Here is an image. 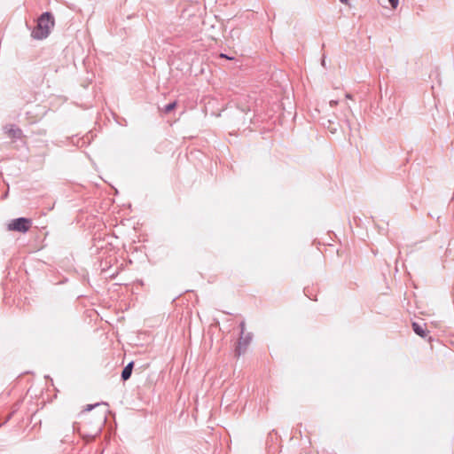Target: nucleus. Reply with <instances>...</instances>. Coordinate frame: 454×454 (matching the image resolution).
Here are the masks:
<instances>
[{"instance_id":"nucleus-12","label":"nucleus","mask_w":454,"mask_h":454,"mask_svg":"<svg viewBox=\"0 0 454 454\" xmlns=\"http://www.w3.org/2000/svg\"><path fill=\"white\" fill-rule=\"evenodd\" d=\"M390 6L395 9L398 6L399 0H388Z\"/></svg>"},{"instance_id":"nucleus-4","label":"nucleus","mask_w":454,"mask_h":454,"mask_svg":"<svg viewBox=\"0 0 454 454\" xmlns=\"http://www.w3.org/2000/svg\"><path fill=\"white\" fill-rule=\"evenodd\" d=\"M251 340H252L251 333H247L245 337H243L242 335L240 336L238 345L234 350L235 356L239 357L246 352L247 348L250 344Z\"/></svg>"},{"instance_id":"nucleus-6","label":"nucleus","mask_w":454,"mask_h":454,"mask_svg":"<svg viewBox=\"0 0 454 454\" xmlns=\"http://www.w3.org/2000/svg\"><path fill=\"white\" fill-rule=\"evenodd\" d=\"M133 368H134V362L131 361L123 368L121 374V380L127 381L131 377Z\"/></svg>"},{"instance_id":"nucleus-7","label":"nucleus","mask_w":454,"mask_h":454,"mask_svg":"<svg viewBox=\"0 0 454 454\" xmlns=\"http://www.w3.org/2000/svg\"><path fill=\"white\" fill-rule=\"evenodd\" d=\"M412 330L417 335L422 338L427 336V332L423 328V326L417 322L412 323Z\"/></svg>"},{"instance_id":"nucleus-2","label":"nucleus","mask_w":454,"mask_h":454,"mask_svg":"<svg viewBox=\"0 0 454 454\" xmlns=\"http://www.w3.org/2000/svg\"><path fill=\"white\" fill-rule=\"evenodd\" d=\"M32 226V220L27 217H18L11 220L7 224V230L20 233L27 232Z\"/></svg>"},{"instance_id":"nucleus-9","label":"nucleus","mask_w":454,"mask_h":454,"mask_svg":"<svg viewBox=\"0 0 454 454\" xmlns=\"http://www.w3.org/2000/svg\"><path fill=\"white\" fill-rule=\"evenodd\" d=\"M340 121H341L348 129H351V124L346 114H344L343 119L340 120Z\"/></svg>"},{"instance_id":"nucleus-10","label":"nucleus","mask_w":454,"mask_h":454,"mask_svg":"<svg viewBox=\"0 0 454 454\" xmlns=\"http://www.w3.org/2000/svg\"><path fill=\"white\" fill-rule=\"evenodd\" d=\"M101 404L107 405L106 403H101ZM99 405H100V403H94V404H88L83 411H90L95 407L99 406Z\"/></svg>"},{"instance_id":"nucleus-1","label":"nucleus","mask_w":454,"mask_h":454,"mask_svg":"<svg viewBox=\"0 0 454 454\" xmlns=\"http://www.w3.org/2000/svg\"><path fill=\"white\" fill-rule=\"evenodd\" d=\"M55 26V18L51 12H43L36 20V26L31 32L32 38L43 40L47 38Z\"/></svg>"},{"instance_id":"nucleus-18","label":"nucleus","mask_w":454,"mask_h":454,"mask_svg":"<svg viewBox=\"0 0 454 454\" xmlns=\"http://www.w3.org/2000/svg\"><path fill=\"white\" fill-rule=\"evenodd\" d=\"M325 59H323V60H322V65H323V66H325Z\"/></svg>"},{"instance_id":"nucleus-13","label":"nucleus","mask_w":454,"mask_h":454,"mask_svg":"<svg viewBox=\"0 0 454 454\" xmlns=\"http://www.w3.org/2000/svg\"><path fill=\"white\" fill-rule=\"evenodd\" d=\"M239 327H240V333L241 335L244 334V331H245V322L242 321L240 324H239Z\"/></svg>"},{"instance_id":"nucleus-11","label":"nucleus","mask_w":454,"mask_h":454,"mask_svg":"<svg viewBox=\"0 0 454 454\" xmlns=\"http://www.w3.org/2000/svg\"><path fill=\"white\" fill-rule=\"evenodd\" d=\"M106 420V413H103L101 418H100V423H99V427L98 428V431L101 430V427L104 426Z\"/></svg>"},{"instance_id":"nucleus-5","label":"nucleus","mask_w":454,"mask_h":454,"mask_svg":"<svg viewBox=\"0 0 454 454\" xmlns=\"http://www.w3.org/2000/svg\"><path fill=\"white\" fill-rule=\"evenodd\" d=\"M322 125L325 127L331 133L337 132L338 128L344 129L340 122L336 123L333 120L322 118Z\"/></svg>"},{"instance_id":"nucleus-17","label":"nucleus","mask_w":454,"mask_h":454,"mask_svg":"<svg viewBox=\"0 0 454 454\" xmlns=\"http://www.w3.org/2000/svg\"><path fill=\"white\" fill-rule=\"evenodd\" d=\"M221 56H222L223 58L230 59L229 57H227V55H226V54H221Z\"/></svg>"},{"instance_id":"nucleus-3","label":"nucleus","mask_w":454,"mask_h":454,"mask_svg":"<svg viewBox=\"0 0 454 454\" xmlns=\"http://www.w3.org/2000/svg\"><path fill=\"white\" fill-rule=\"evenodd\" d=\"M4 131L12 140L21 139L24 137L22 129L15 124H6L4 126Z\"/></svg>"},{"instance_id":"nucleus-15","label":"nucleus","mask_w":454,"mask_h":454,"mask_svg":"<svg viewBox=\"0 0 454 454\" xmlns=\"http://www.w3.org/2000/svg\"><path fill=\"white\" fill-rule=\"evenodd\" d=\"M346 98H349V99H351V98H352V96H351V94H349V93H347V94H346Z\"/></svg>"},{"instance_id":"nucleus-16","label":"nucleus","mask_w":454,"mask_h":454,"mask_svg":"<svg viewBox=\"0 0 454 454\" xmlns=\"http://www.w3.org/2000/svg\"><path fill=\"white\" fill-rule=\"evenodd\" d=\"M349 0H340V3L342 4H348Z\"/></svg>"},{"instance_id":"nucleus-8","label":"nucleus","mask_w":454,"mask_h":454,"mask_svg":"<svg viewBox=\"0 0 454 454\" xmlns=\"http://www.w3.org/2000/svg\"><path fill=\"white\" fill-rule=\"evenodd\" d=\"M176 101H172L170 103H168V105H166L163 108V113L164 114H169L170 112H172L176 107Z\"/></svg>"},{"instance_id":"nucleus-14","label":"nucleus","mask_w":454,"mask_h":454,"mask_svg":"<svg viewBox=\"0 0 454 454\" xmlns=\"http://www.w3.org/2000/svg\"><path fill=\"white\" fill-rule=\"evenodd\" d=\"M329 104H330V106H331L332 107H334L335 106H337L338 101H337V100H331V101L329 102Z\"/></svg>"}]
</instances>
